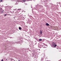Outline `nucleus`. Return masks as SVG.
Listing matches in <instances>:
<instances>
[{"mask_svg":"<svg viewBox=\"0 0 61 61\" xmlns=\"http://www.w3.org/2000/svg\"><path fill=\"white\" fill-rule=\"evenodd\" d=\"M52 45L53 47L55 48L56 46H57V45L56 44V43L55 42H52Z\"/></svg>","mask_w":61,"mask_h":61,"instance_id":"1","label":"nucleus"},{"mask_svg":"<svg viewBox=\"0 0 61 61\" xmlns=\"http://www.w3.org/2000/svg\"><path fill=\"white\" fill-rule=\"evenodd\" d=\"M40 7V6L39 5H38V6H36V9H37V10L39 9Z\"/></svg>","mask_w":61,"mask_h":61,"instance_id":"2","label":"nucleus"},{"mask_svg":"<svg viewBox=\"0 0 61 61\" xmlns=\"http://www.w3.org/2000/svg\"><path fill=\"white\" fill-rule=\"evenodd\" d=\"M38 47L40 48H41L42 47V45H39L38 46Z\"/></svg>","mask_w":61,"mask_h":61,"instance_id":"3","label":"nucleus"},{"mask_svg":"<svg viewBox=\"0 0 61 61\" xmlns=\"http://www.w3.org/2000/svg\"><path fill=\"white\" fill-rule=\"evenodd\" d=\"M40 32L41 35H42V30H40Z\"/></svg>","mask_w":61,"mask_h":61,"instance_id":"4","label":"nucleus"},{"mask_svg":"<svg viewBox=\"0 0 61 61\" xmlns=\"http://www.w3.org/2000/svg\"><path fill=\"white\" fill-rule=\"evenodd\" d=\"M15 13L16 14H18V13H19V11H17V12H15Z\"/></svg>","mask_w":61,"mask_h":61,"instance_id":"5","label":"nucleus"},{"mask_svg":"<svg viewBox=\"0 0 61 61\" xmlns=\"http://www.w3.org/2000/svg\"><path fill=\"white\" fill-rule=\"evenodd\" d=\"M46 25L47 26H49V24L48 23H46Z\"/></svg>","mask_w":61,"mask_h":61,"instance_id":"6","label":"nucleus"},{"mask_svg":"<svg viewBox=\"0 0 61 61\" xmlns=\"http://www.w3.org/2000/svg\"><path fill=\"white\" fill-rule=\"evenodd\" d=\"M19 30H21V29H22L21 28V27H19Z\"/></svg>","mask_w":61,"mask_h":61,"instance_id":"7","label":"nucleus"},{"mask_svg":"<svg viewBox=\"0 0 61 61\" xmlns=\"http://www.w3.org/2000/svg\"><path fill=\"white\" fill-rule=\"evenodd\" d=\"M42 40L41 39H39V41H42Z\"/></svg>","mask_w":61,"mask_h":61,"instance_id":"8","label":"nucleus"},{"mask_svg":"<svg viewBox=\"0 0 61 61\" xmlns=\"http://www.w3.org/2000/svg\"><path fill=\"white\" fill-rule=\"evenodd\" d=\"M15 12L14 11H13L12 12V14H14V13Z\"/></svg>","mask_w":61,"mask_h":61,"instance_id":"9","label":"nucleus"},{"mask_svg":"<svg viewBox=\"0 0 61 61\" xmlns=\"http://www.w3.org/2000/svg\"><path fill=\"white\" fill-rule=\"evenodd\" d=\"M41 61H43V58H41Z\"/></svg>","mask_w":61,"mask_h":61,"instance_id":"10","label":"nucleus"},{"mask_svg":"<svg viewBox=\"0 0 61 61\" xmlns=\"http://www.w3.org/2000/svg\"><path fill=\"white\" fill-rule=\"evenodd\" d=\"M23 1L24 2H25L26 1V0H23Z\"/></svg>","mask_w":61,"mask_h":61,"instance_id":"11","label":"nucleus"},{"mask_svg":"<svg viewBox=\"0 0 61 61\" xmlns=\"http://www.w3.org/2000/svg\"><path fill=\"white\" fill-rule=\"evenodd\" d=\"M3 2V0H1L0 1V2Z\"/></svg>","mask_w":61,"mask_h":61,"instance_id":"12","label":"nucleus"},{"mask_svg":"<svg viewBox=\"0 0 61 61\" xmlns=\"http://www.w3.org/2000/svg\"><path fill=\"white\" fill-rule=\"evenodd\" d=\"M15 5H18V3H16L15 4Z\"/></svg>","mask_w":61,"mask_h":61,"instance_id":"13","label":"nucleus"},{"mask_svg":"<svg viewBox=\"0 0 61 61\" xmlns=\"http://www.w3.org/2000/svg\"><path fill=\"white\" fill-rule=\"evenodd\" d=\"M28 20L29 22H30V20H29V19H28Z\"/></svg>","mask_w":61,"mask_h":61,"instance_id":"14","label":"nucleus"},{"mask_svg":"<svg viewBox=\"0 0 61 61\" xmlns=\"http://www.w3.org/2000/svg\"><path fill=\"white\" fill-rule=\"evenodd\" d=\"M16 10V9H13V10Z\"/></svg>","mask_w":61,"mask_h":61,"instance_id":"15","label":"nucleus"},{"mask_svg":"<svg viewBox=\"0 0 61 61\" xmlns=\"http://www.w3.org/2000/svg\"><path fill=\"white\" fill-rule=\"evenodd\" d=\"M43 47V48H46V47Z\"/></svg>","mask_w":61,"mask_h":61,"instance_id":"16","label":"nucleus"},{"mask_svg":"<svg viewBox=\"0 0 61 61\" xmlns=\"http://www.w3.org/2000/svg\"><path fill=\"white\" fill-rule=\"evenodd\" d=\"M18 10H21V9H18Z\"/></svg>","mask_w":61,"mask_h":61,"instance_id":"17","label":"nucleus"},{"mask_svg":"<svg viewBox=\"0 0 61 61\" xmlns=\"http://www.w3.org/2000/svg\"><path fill=\"white\" fill-rule=\"evenodd\" d=\"M11 60H13V59H10Z\"/></svg>","mask_w":61,"mask_h":61,"instance_id":"18","label":"nucleus"},{"mask_svg":"<svg viewBox=\"0 0 61 61\" xmlns=\"http://www.w3.org/2000/svg\"><path fill=\"white\" fill-rule=\"evenodd\" d=\"M3 59H2L1 60V61H3Z\"/></svg>","mask_w":61,"mask_h":61,"instance_id":"19","label":"nucleus"},{"mask_svg":"<svg viewBox=\"0 0 61 61\" xmlns=\"http://www.w3.org/2000/svg\"><path fill=\"white\" fill-rule=\"evenodd\" d=\"M5 15H6V14H5L4 15V16H5Z\"/></svg>","mask_w":61,"mask_h":61,"instance_id":"20","label":"nucleus"},{"mask_svg":"<svg viewBox=\"0 0 61 61\" xmlns=\"http://www.w3.org/2000/svg\"><path fill=\"white\" fill-rule=\"evenodd\" d=\"M29 51H31V50H29Z\"/></svg>","mask_w":61,"mask_h":61,"instance_id":"21","label":"nucleus"},{"mask_svg":"<svg viewBox=\"0 0 61 61\" xmlns=\"http://www.w3.org/2000/svg\"><path fill=\"white\" fill-rule=\"evenodd\" d=\"M32 57H33V55H32Z\"/></svg>","mask_w":61,"mask_h":61,"instance_id":"22","label":"nucleus"},{"mask_svg":"<svg viewBox=\"0 0 61 61\" xmlns=\"http://www.w3.org/2000/svg\"><path fill=\"white\" fill-rule=\"evenodd\" d=\"M10 7V8H12V7Z\"/></svg>","mask_w":61,"mask_h":61,"instance_id":"23","label":"nucleus"},{"mask_svg":"<svg viewBox=\"0 0 61 61\" xmlns=\"http://www.w3.org/2000/svg\"><path fill=\"white\" fill-rule=\"evenodd\" d=\"M39 51H40V49H39Z\"/></svg>","mask_w":61,"mask_h":61,"instance_id":"24","label":"nucleus"},{"mask_svg":"<svg viewBox=\"0 0 61 61\" xmlns=\"http://www.w3.org/2000/svg\"><path fill=\"white\" fill-rule=\"evenodd\" d=\"M17 43H18L17 44H19V43H18V42H17Z\"/></svg>","mask_w":61,"mask_h":61,"instance_id":"25","label":"nucleus"},{"mask_svg":"<svg viewBox=\"0 0 61 61\" xmlns=\"http://www.w3.org/2000/svg\"><path fill=\"white\" fill-rule=\"evenodd\" d=\"M23 18H25L24 17H23Z\"/></svg>","mask_w":61,"mask_h":61,"instance_id":"26","label":"nucleus"},{"mask_svg":"<svg viewBox=\"0 0 61 61\" xmlns=\"http://www.w3.org/2000/svg\"><path fill=\"white\" fill-rule=\"evenodd\" d=\"M18 2H19V1L18 0V1L17 2H18Z\"/></svg>","mask_w":61,"mask_h":61,"instance_id":"27","label":"nucleus"},{"mask_svg":"<svg viewBox=\"0 0 61 61\" xmlns=\"http://www.w3.org/2000/svg\"><path fill=\"white\" fill-rule=\"evenodd\" d=\"M7 60V59H6V60Z\"/></svg>","mask_w":61,"mask_h":61,"instance_id":"28","label":"nucleus"},{"mask_svg":"<svg viewBox=\"0 0 61 61\" xmlns=\"http://www.w3.org/2000/svg\"><path fill=\"white\" fill-rule=\"evenodd\" d=\"M14 18H15V17H14Z\"/></svg>","mask_w":61,"mask_h":61,"instance_id":"29","label":"nucleus"},{"mask_svg":"<svg viewBox=\"0 0 61 61\" xmlns=\"http://www.w3.org/2000/svg\"><path fill=\"white\" fill-rule=\"evenodd\" d=\"M12 12H11V13H12Z\"/></svg>","mask_w":61,"mask_h":61,"instance_id":"30","label":"nucleus"},{"mask_svg":"<svg viewBox=\"0 0 61 61\" xmlns=\"http://www.w3.org/2000/svg\"><path fill=\"white\" fill-rule=\"evenodd\" d=\"M31 8H32V6L31 7Z\"/></svg>","mask_w":61,"mask_h":61,"instance_id":"31","label":"nucleus"},{"mask_svg":"<svg viewBox=\"0 0 61 61\" xmlns=\"http://www.w3.org/2000/svg\"><path fill=\"white\" fill-rule=\"evenodd\" d=\"M32 13H33V12H32Z\"/></svg>","mask_w":61,"mask_h":61,"instance_id":"32","label":"nucleus"}]
</instances>
